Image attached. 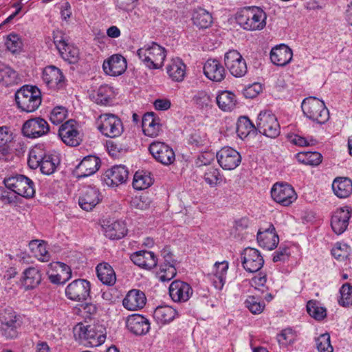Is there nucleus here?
<instances>
[{
  "mask_svg": "<svg viewBox=\"0 0 352 352\" xmlns=\"http://www.w3.org/2000/svg\"><path fill=\"white\" fill-rule=\"evenodd\" d=\"M59 163L57 155L47 154L38 167L43 174L50 175L55 172Z\"/></svg>",
  "mask_w": 352,
  "mask_h": 352,
  "instance_id": "obj_41",
  "label": "nucleus"
},
{
  "mask_svg": "<svg viewBox=\"0 0 352 352\" xmlns=\"http://www.w3.org/2000/svg\"><path fill=\"white\" fill-rule=\"evenodd\" d=\"M127 68L126 60L124 56L116 54L104 60L102 64L104 72L111 76L122 74Z\"/></svg>",
  "mask_w": 352,
  "mask_h": 352,
  "instance_id": "obj_19",
  "label": "nucleus"
},
{
  "mask_svg": "<svg viewBox=\"0 0 352 352\" xmlns=\"http://www.w3.org/2000/svg\"><path fill=\"white\" fill-rule=\"evenodd\" d=\"M128 175V170L124 166L116 165L105 172L102 179L109 186H118L127 180Z\"/></svg>",
  "mask_w": 352,
  "mask_h": 352,
  "instance_id": "obj_21",
  "label": "nucleus"
},
{
  "mask_svg": "<svg viewBox=\"0 0 352 352\" xmlns=\"http://www.w3.org/2000/svg\"><path fill=\"white\" fill-rule=\"evenodd\" d=\"M241 258L243 268L252 273L258 271L264 264L260 252L252 248H245L241 254Z\"/></svg>",
  "mask_w": 352,
  "mask_h": 352,
  "instance_id": "obj_17",
  "label": "nucleus"
},
{
  "mask_svg": "<svg viewBox=\"0 0 352 352\" xmlns=\"http://www.w3.org/2000/svg\"><path fill=\"white\" fill-rule=\"evenodd\" d=\"M292 50L284 44L273 47L270 52V59L277 66L287 65L292 60Z\"/></svg>",
  "mask_w": 352,
  "mask_h": 352,
  "instance_id": "obj_28",
  "label": "nucleus"
},
{
  "mask_svg": "<svg viewBox=\"0 0 352 352\" xmlns=\"http://www.w3.org/2000/svg\"><path fill=\"white\" fill-rule=\"evenodd\" d=\"M224 63L230 74L236 78L242 77L247 73L246 62L237 50H232L226 52Z\"/></svg>",
  "mask_w": 352,
  "mask_h": 352,
  "instance_id": "obj_10",
  "label": "nucleus"
},
{
  "mask_svg": "<svg viewBox=\"0 0 352 352\" xmlns=\"http://www.w3.org/2000/svg\"><path fill=\"white\" fill-rule=\"evenodd\" d=\"M153 184L150 175L142 173H135L133 181V186L136 190H144Z\"/></svg>",
  "mask_w": 352,
  "mask_h": 352,
  "instance_id": "obj_51",
  "label": "nucleus"
},
{
  "mask_svg": "<svg viewBox=\"0 0 352 352\" xmlns=\"http://www.w3.org/2000/svg\"><path fill=\"white\" fill-rule=\"evenodd\" d=\"M262 90L261 85L259 83H254L248 86L243 90V95L245 98H253L256 97Z\"/></svg>",
  "mask_w": 352,
  "mask_h": 352,
  "instance_id": "obj_64",
  "label": "nucleus"
},
{
  "mask_svg": "<svg viewBox=\"0 0 352 352\" xmlns=\"http://www.w3.org/2000/svg\"><path fill=\"white\" fill-rule=\"evenodd\" d=\"M6 45L8 50L12 54L21 52L23 47L22 41L16 34H10L8 36Z\"/></svg>",
  "mask_w": 352,
  "mask_h": 352,
  "instance_id": "obj_53",
  "label": "nucleus"
},
{
  "mask_svg": "<svg viewBox=\"0 0 352 352\" xmlns=\"http://www.w3.org/2000/svg\"><path fill=\"white\" fill-rule=\"evenodd\" d=\"M204 73L210 80L221 82L226 77V70L217 59H208L204 65Z\"/></svg>",
  "mask_w": 352,
  "mask_h": 352,
  "instance_id": "obj_25",
  "label": "nucleus"
},
{
  "mask_svg": "<svg viewBox=\"0 0 352 352\" xmlns=\"http://www.w3.org/2000/svg\"><path fill=\"white\" fill-rule=\"evenodd\" d=\"M204 179L208 185L214 187L221 183L223 176L219 168L208 167L204 173Z\"/></svg>",
  "mask_w": 352,
  "mask_h": 352,
  "instance_id": "obj_47",
  "label": "nucleus"
},
{
  "mask_svg": "<svg viewBox=\"0 0 352 352\" xmlns=\"http://www.w3.org/2000/svg\"><path fill=\"white\" fill-rule=\"evenodd\" d=\"M50 131L47 121L40 117L27 120L23 125L22 133L29 138H36L46 135Z\"/></svg>",
  "mask_w": 352,
  "mask_h": 352,
  "instance_id": "obj_14",
  "label": "nucleus"
},
{
  "mask_svg": "<svg viewBox=\"0 0 352 352\" xmlns=\"http://www.w3.org/2000/svg\"><path fill=\"white\" fill-rule=\"evenodd\" d=\"M246 307L253 314H261L265 307V304L261 302L258 299L254 296H250L245 301Z\"/></svg>",
  "mask_w": 352,
  "mask_h": 352,
  "instance_id": "obj_56",
  "label": "nucleus"
},
{
  "mask_svg": "<svg viewBox=\"0 0 352 352\" xmlns=\"http://www.w3.org/2000/svg\"><path fill=\"white\" fill-rule=\"evenodd\" d=\"M103 228L104 235L112 240L120 239L127 233L126 224L122 221H113L106 225Z\"/></svg>",
  "mask_w": 352,
  "mask_h": 352,
  "instance_id": "obj_34",
  "label": "nucleus"
},
{
  "mask_svg": "<svg viewBox=\"0 0 352 352\" xmlns=\"http://www.w3.org/2000/svg\"><path fill=\"white\" fill-rule=\"evenodd\" d=\"M67 109L63 106H58L52 110L50 120L54 124L58 125L67 118Z\"/></svg>",
  "mask_w": 352,
  "mask_h": 352,
  "instance_id": "obj_55",
  "label": "nucleus"
},
{
  "mask_svg": "<svg viewBox=\"0 0 352 352\" xmlns=\"http://www.w3.org/2000/svg\"><path fill=\"white\" fill-rule=\"evenodd\" d=\"M255 126L247 117H241L236 124V133L241 139L246 138L255 129Z\"/></svg>",
  "mask_w": 352,
  "mask_h": 352,
  "instance_id": "obj_45",
  "label": "nucleus"
},
{
  "mask_svg": "<svg viewBox=\"0 0 352 352\" xmlns=\"http://www.w3.org/2000/svg\"><path fill=\"white\" fill-rule=\"evenodd\" d=\"M228 266V262L226 261L214 263L213 272L210 275V278L217 289L221 290L223 287L226 280Z\"/></svg>",
  "mask_w": 352,
  "mask_h": 352,
  "instance_id": "obj_30",
  "label": "nucleus"
},
{
  "mask_svg": "<svg viewBox=\"0 0 352 352\" xmlns=\"http://www.w3.org/2000/svg\"><path fill=\"white\" fill-rule=\"evenodd\" d=\"M53 38L54 45L58 50L63 49L65 43L68 41L65 34L60 30L54 32Z\"/></svg>",
  "mask_w": 352,
  "mask_h": 352,
  "instance_id": "obj_63",
  "label": "nucleus"
},
{
  "mask_svg": "<svg viewBox=\"0 0 352 352\" xmlns=\"http://www.w3.org/2000/svg\"><path fill=\"white\" fill-rule=\"evenodd\" d=\"M148 150L153 157L162 164L169 165L175 161L174 151L164 142H154L150 144Z\"/></svg>",
  "mask_w": 352,
  "mask_h": 352,
  "instance_id": "obj_16",
  "label": "nucleus"
},
{
  "mask_svg": "<svg viewBox=\"0 0 352 352\" xmlns=\"http://www.w3.org/2000/svg\"><path fill=\"white\" fill-rule=\"evenodd\" d=\"M102 199L98 188L94 186L85 187L78 199L80 208L86 211H90L95 208Z\"/></svg>",
  "mask_w": 352,
  "mask_h": 352,
  "instance_id": "obj_18",
  "label": "nucleus"
},
{
  "mask_svg": "<svg viewBox=\"0 0 352 352\" xmlns=\"http://www.w3.org/2000/svg\"><path fill=\"white\" fill-rule=\"evenodd\" d=\"M130 204L132 208L144 210L149 207L151 201L147 197L136 196L132 198Z\"/></svg>",
  "mask_w": 352,
  "mask_h": 352,
  "instance_id": "obj_59",
  "label": "nucleus"
},
{
  "mask_svg": "<svg viewBox=\"0 0 352 352\" xmlns=\"http://www.w3.org/2000/svg\"><path fill=\"white\" fill-rule=\"evenodd\" d=\"M19 78L16 72L9 66L3 65L0 67V83L8 87L19 82Z\"/></svg>",
  "mask_w": 352,
  "mask_h": 352,
  "instance_id": "obj_40",
  "label": "nucleus"
},
{
  "mask_svg": "<svg viewBox=\"0 0 352 352\" xmlns=\"http://www.w3.org/2000/svg\"><path fill=\"white\" fill-rule=\"evenodd\" d=\"M126 327L133 334L141 336L146 334L149 331L150 323L143 316L135 314L127 318Z\"/></svg>",
  "mask_w": 352,
  "mask_h": 352,
  "instance_id": "obj_27",
  "label": "nucleus"
},
{
  "mask_svg": "<svg viewBox=\"0 0 352 352\" xmlns=\"http://www.w3.org/2000/svg\"><path fill=\"white\" fill-rule=\"evenodd\" d=\"M218 164L224 170L235 169L241 162V156L238 151L231 147H223L216 155Z\"/></svg>",
  "mask_w": 352,
  "mask_h": 352,
  "instance_id": "obj_15",
  "label": "nucleus"
},
{
  "mask_svg": "<svg viewBox=\"0 0 352 352\" xmlns=\"http://www.w3.org/2000/svg\"><path fill=\"white\" fill-rule=\"evenodd\" d=\"M334 194L339 198H346L352 193V181L348 177H337L332 183Z\"/></svg>",
  "mask_w": 352,
  "mask_h": 352,
  "instance_id": "obj_33",
  "label": "nucleus"
},
{
  "mask_svg": "<svg viewBox=\"0 0 352 352\" xmlns=\"http://www.w3.org/2000/svg\"><path fill=\"white\" fill-rule=\"evenodd\" d=\"M349 247L345 243H336L331 250L332 255L338 260H344L349 256Z\"/></svg>",
  "mask_w": 352,
  "mask_h": 352,
  "instance_id": "obj_57",
  "label": "nucleus"
},
{
  "mask_svg": "<svg viewBox=\"0 0 352 352\" xmlns=\"http://www.w3.org/2000/svg\"><path fill=\"white\" fill-rule=\"evenodd\" d=\"M100 166V160L95 155H87L76 168L78 177H86L94 174Z\"/></svg>",
  "mask_w": 352,
  "mask_h": 352,
  "instance_id": "obj_23",
  "label": "nucleus"
},
{
  "mask_svg": "<svg viewBox=\"0 0 352 352\" xmlns=\"http://www.w3.org/2000/svg\"><path fill=\"white\" fill-rule=\"evenodd\" d=\"M316 346L318 352H333L329 333H323L316 338Z\"/></svg>",
  "mask_w": 352,
  "mask_h": 352,
  "instance_id": "obj_54",
  "label": "nucleus"
},
{
  "mask_svg": "<svg viewBox=\"0 0 352 352\" xmlns=\"http://www.w3.org/2000/svg\"><path fill=\"white\" fill-rule=\"evenodd\" d=\"M338 304L344 307L352 305V285L346 283L342 285L339 291Z\"/></svg>",
  "mask_w": 352,
  "mask_h": 352,
  "instance_id": "obj_48",
  "label": "nucleus"
},
{
  "mask_svg": "<svg viewBox=\"0 0 352 352\" xmlns=\"http://www.w3.org/2000/svg\"><path fill=\"white\" fill-rule=\"evenodd\" d=\"M301 107L304 115L318 124H324L329 119V112L324 102L315 97L304 99Z\"/></svg>",
  "mask_w": 352,
  "mask_h": 352,
  "instance_id": "obj_3",
  "label": "nucleus"
},
{
  "mask_svg": "<svg viewBox=\"0 0 352 352\" xmlns=\"http://www.w3.org/2000/svg\"><path fill=\"white\" fill-rule=\"evenodd\" d=\"M97 277L107 286H113L116 282V275L113 267L108 263H99L96 268Z\"/></svg>",
  "mask_w": 352,
  "mask_h": 352,
  "instance_id": "obj_32",
  "label": "nucleus"
},
{
  "mask_svg": "<svg viewBox=\"0 0 352 352\" xmlns=\"http://www.w3.org/2000/svg\"><path fill=\"white\" fill-rule=\"evenodd\" d=\"M7 188L14 193L25 197L31 198L34 195V184L32 179L23 175H16L4 179Z\"/></svg>",
  "mask_w": 352,
  "mask_h": 352,
  "instance_id": "obj_6",
  "label": "nucleus"
},
{
  "mask_svg": "<svg viewBox=\"0 0 352 352\" xmlns=\"http://www.w3.org/2000/svg\"><path fill=\"white\" fill-rule=\"evenodd\" d=\"M146 298L145 294L137 289H132L128 292L123 299L122 305L128 310L135 311L144 307Z\"/></svg>",
  "mask_w": 352,
  "mask_h": 352,
  "instance_id": "obj_29",
  "label": "nucleus"
},
{
  "mask_svg": "<svg viewBox=\"0 0 352 352\" xmlns=\"http://www.w3.org/2000/svg\"><path fill=\"white\" fill-rule=\"evenodd\" d=\"M170 257L168 253L166 254V252H164L165 263L161 265L158 272L159 279L162 282L169 281L176 276L175 263L170 262Z\"/></svg>",
  "mask_w": 352,
  "mask_h": 352,
  "instance_id": "obj_38",
  "label": "nucleus"
},
{
  "mask_svg": "<svg viewBox=\"0 0 352 352\" xmlns=\"http://www.w3.org/2000/svg\"><path fill=\"white\" fill-rule=\"evenodd\" d=\"M98 129L106 137L115 138L119 137L124 128L122 120L111 113L102 114L98 117Z\"/></svg>",
  "mask_w": 352,
  "mask_h": 352,
  "instance_id": "obj_7",
  "label": "nucleus"
},
{
  "mask_svg": "<svg viewBox=\"0 0 352 352\" xmlns=\"http://www.w3.org/2000/svg\"><path fill=\"white\" fill-rule=\"evenodd\" d=\"M58 51L60 56L69 63H75L78 60V49L68 41L65 43L63 49Z\"/></svg>",
  "mask_w": 352,
  "mask_h": 352,
  "instance_id": "obj_44",
  "label": "nucleus"
},
{
  "mask_svg": "<svg viewBox=\"0 0 352 352\" xmlns=\"http://www.w3.org/2000/svg\"><path fill=\"white\" fill-rule=\"evenodd\" d=\"M32 250H34L35 256L42 262L50 261V254L47 250L46 244L38 240L32 241L30 243Z\"/></svg>",
  "mask_w": 352,
  "mask_h": 352,
  "instance_id": "obj_46",
  "label": "nucleus"
},
{
  "mask_svg": "<svg viewBox=\"0 0 352 352\" xmlns=\"http://www.w3.org/2000/svg\"><path fill=\"white\" fill-rule=\"evenodd\" d=\"M307 311L311 317L318 320H322L327 315L326 309L320 306L316 301L309 300L307 305Z\"/></svg>",
  "mask_w": 352,
  "mask_h": 352,
  "instance_id": "obj_52",
  "label": "nucleus"
},
{
  "mask_svg": "<svg viewBox=\"0 0 352 352\" xmlns=\"http://www.w3.org/2000/svg\"><path fill=\"white\" fill-rule=\"evenodd\" d=\"M277 339L280 344L287 345L294 341L295 334L292 329H285L278 335Z\"/></svg>",
  "mask_w": 352,
  "mask_h": 352,
  "instance_id": "obj_58",
  "label": "nucleus"
},
{
  "mask_svg": "<svg viewBox=\"0 0 352 352\" xmlns=\"http://www.w3.org/2000/svg\"><path fill=\"white\" fill-rule=\"evenodd\" d=\"M289 141L294 145L300 146H306L314 144V140L311 139L309 142L305 138L296 134H292L288 136Z\"/></svg>",
  "mask_w": 352,
  "mask_h": 352,
  "instance_id": "obj_62",
  "label": "nucleus"
},
{
  "mask_svg": "<svg viewBox=\"0 0 352 352\" xmlns=\"http://www.w3.org/2000/svg\"><path fill=\"white\" fill-rule=\"evenodd\" d=\"M257 241L263 248L272 250L276 248L279 239L275 232V228L272 224L269 226L264 231L259 230L257 233Z\"/></svg>",
  "mask_w": 352,
  "mask_h": 352,
  "instance_id": "obj_26",
  "label": "nucleus"
},
{
  "mask_svg": "<svg viewBox=\"0 0 352 352\" xmlns=\"http://www.w3.org/2000/svg\"><path fill=\"white\" fill-rule=\"evenodd\" d=\"M91 284L86 279H76L70 283L65 288L66 297L74 302H82L90 296Z\"/></svg>",
  "mask_w": 352,
  "mask_h": 352,
  "instance_id": "obj_9",
  "label": "nucleus"
},
{
  "mask_svg": "<svg viewBox=\"0 0 352 352\" xmlns=\"http://www.w3.org/2000/svg\"><path fill=\"white\" fill-rule=\"evenodd\" d=\"M219 107L224 111H230L236 106L235 95L230 91H223L217 96Z\"/></svg>",
  "mask_w": 352,
  "mask_h": 352,
  "instance_id": "obj_39",
  "label": "nucleus"
},
{
  "mask_svg": "<svg viewBox=\"0 0 352 352\" xmlns=\"http://www.w3.org/2000/svg\"><path fill=\"white\" fill-rule=\"evenodd\" d=\"M206 142V135L199 131H195L191 133L188 139L189 144L196 146L205 145Z\"/></svg>",
  "mask_w": 352,
  "mask_h": 352,
  "instance_id": "obj_61",
  "label": "nucleus"
},
{
  "mask_svg": "<svg viewBox=\"0 0 352 352\" xmlns=\"http://www.w3.org/2000/svg\"><path fill=\"white\" fill-rule=\"evenodd\" d=\"M256 124L258 131L268 138H275L280 133L278 120L270 111H261L258 116Z\"/></svg>",
  "mask_w": 352,
  "mask_h": 352,
  "instance_id": "obj_8",
  "label": "nucleus"
},
{
  "mask_svg": "<svg viewBox=\"0 0 352 352\" xmlns=\"http://www.w3.org/2000/svg\"><path fill=\"white\" fill-rule=\"evenodd\" d=\"M42 79L50 89L54 90L65 89L67 85L63 72L54 65H49L43 69Z\"/></svg>",
  "mask_w": 352,
  "mask_h": 352,
  "instance_id": "obj_11",
  "label": "nucleus"
},
{
  "mask_svg": "<svg viewBox=\"0 0 352 352\" xmlns=\"http://www.w3.org/2000/svg\"><path fill=\"white\" fill-rule=\"evenodd\" d=\"M115 97L113 88L107 85H101L93 95L94 101L98 104L109 105Z\"/></svg>",
  "mask_w": 352,
  "mask_h": 352,
  "instance_id": "obj_36",
  "label": "nucleus"
},
{
  "mask_svg": "<svg viewBox=\"0 0 352 352\" xmlns=\"http://www.w3.org/2000/svg\"><path fill=\"white\" fill-rule=\"evenodd\" d=\"M58 135L65 144L70 146H77L82 141L74 120H69L62 124L58 129Z\"/></svg>",
  "mask_w": 352,
  "mask_h": 352,
  "instance_id": "obj_13",
  "label": "nucleus"
},
{
  "mask_svg": "<svg viewBox=\"0 0 352 352\" xmlns=\"http://www.w3.org/2000/svg\"><path fill=\"white\" fill-rule=\"evenodd\" d=\"M195 102L201 109H208L212 106V99L204 92L199 93L194 98Z\"/></svg>",
  "mask_w": 352,
  "mask_h": 352,
  "instance_id": "obj_60",
  "label": "nucleus"
},
{
  "mask_svg": "<svg viewBox=\"0 0 352 352\" xmlns=\"http://www.w3.org/2000/svg\"><path fill=\"white\" fill-rule=\"evenodd\" d=\"M15 100L21 111L34 112L41 104V93L36 86L24 85L15 93Z\"/></svg>",
  "mask_w": 352,
  "mask_h": 352,
  "instance_id": "obj_2",
  "label": "nucleus"
},
{
  "mask_svg": "<svg viewBox=\"0 0 352 352\" xmlns=\"http://www.w3.org/2000/svg\"><path fill=\"white\" fill-rule=\"evenodd\" d=\"M272 199L284 206L292 204L297 199V195L293 187L288 184L276 183L272 190Z\"/></svg>",
  "mask_w": 352,
  "mask_h": 352,
  "instance_id": "obj_12",
  "label": "nucleus"
},
{
  "mask_svg": "<svg viewBox=\"0 0 352 352\" xmlns=\"http://www.w3.org/2000/svg\"><path fill=\"white\" fill-rule=\"evenodd\" d=\"M351 218V209L348 206L338 208L333 214L331 226L337 234H342L349 226Z\"/></svg>",
  "mask_w": 352,
  "mask_h": 352,
  "instance_id": "obj_20",
  "label": "nucleus"
},
{
  "mask_svg": "<svg viewBox=\"0 0 352 352\" xmlns=\"http://www.w3.org/2000/svg\"><path fill=\"white\" fill-rule=\"evenodd\" d=\"M176 316V309L172 306H158L154 311L153 317L160 324H166L172 322Z\"/></svg>",
  "mask_w": 352,
  "mask_h": 352,
  "instance_id": "obj_35",
  "label": "nucleus"
},
{
  "mask_svg": "<svg viewBox=\"0 0 352 352\" xmlns=\"http://www.w3.org/2000/svg\"><path fill=\"white\" fill-rule=\"evenodd\" d=\"M130 258L137 266L148 270L153 269L157 264L155 254L151 251H137L131 254Z\"/></svg>",
  "mask_w": 352,
  "mask_h": 352,
  "instance_id": "obj_24",
  "label": "nucleus"
},
{
  "mask_svg": "<svg viewBox=\"0 0 352 352\" xmlns=\"http://www.w3.org/2000/svg\"><path fill=\"white\" fill-rule=\"evenodd\" d=\"M0 333L6 339H15L21 327L19 316L10 307L0 311Z\"/></svg>",
  "mask_w": 352,
  "mask_h": 352,
  "instance_id": "obj_5",
  "label": "nucleus"
},
{
  "mask_svg": "<svg viewBox=\"0 0 352 352\" xmlns=\"http://www.w3.org/2000/svg\"><path fill=\"white\" fill-rule=\"evenodd\" d=\"M41 273L36 267L25 269L21 278V284L25 290L36 288L41 283Z\"/></svg>",
  "mask_w": 352,
  "mask_h": 352,
  "instance_id": "obj_31",
  "label": "nucleus"
},
{
  "mask_svg": "<svg viewBox=\"0 0 352 352\" xmlns=\"http://www.w3.org/2000/svg\"><path fill=\"white\" fill-rule=\"evenodd\" d=\"M13 140V133L6 126L0 127V153L2 156L9 153L8 144Z\"/></svg>",
  "mask_w": 352,
  "mask_h": 352,
  "instance_id": "obj_43",
  "label": "nucleus"
},
{
  "mask_svg": "<svg viewBox=\"0 0 352 352\" xmlns=\"http://www.w3.org/2000/svg\"><path fill=\"white\" fill-rule=\"evenodd\" d=\"M192 294V288L188 283L177 280V302L188 301Z\"/></svg>",
  "mask_w": 352,
  "mask_h": 352,
  "instance_id": "obj_50",
  "label": "nucleus"
},
{
  "mask_svg": "<svg viewBox=\"0 0 352 352\" xmlns=\"http://www.w3.org/2000/svg\"><path fill=\"white\" fill-rule=\"evenodd\" d=\"M192 19L194 25L200 29H206L213 23L212 14L201 8H198L193 12Z\"/></svg>",
  "mask_w": 352,
  "mask_h": 352,
  "instance_id": "obj_37",
  "label": "nucleus"
},
{
  "mask_svg": "<svg viewBox=\"0 0 352 352\" xmlns=\"http://www.w3.org/2000/svg\"><path fill=\"white\" fill-rule=\"evenodd\" d=\"M137 55L145 66L151 69L162 67L166 57L165 49L155 43L140 48Z\"/></svg>",
  "mask_w": 352,
  "mask_h": 352,
  "instance_id": "obj_4",
  "label": "nucleus"
},
{
  "mask_svg": "<svg viewBox=\"0 0 352 352\" xmlns=\"http://www.w3.org/2000/svg\"><path fill=\"white\" fill-rule=\"evenodd\" d=\"M266 14L258 7H245L235 16L236 23L244 30L255 31L263 30L266 25Z\"/></svg>",
  "mask_w": 352,
  "mask_h": 352,
  "instance_id": "obj_1",
  "label": "nucleus"
},
{
  "mask_svg": "<svg viewBox=\"0 0 352 352\" xmlns=\"http://www.w3.org/2000/svg\"><path fill=\"white\" fill-rule=\"evenodd\" d=\"M142 131L145 135L154 138L162 131L160 119L154 112L145 113L142 119Z\"/></svg>",
  "mask_w": 352,
  "mask_h": 352,
  "instance_id": "obj_22",
  "label": "nucleus"
},
{
  "mask_svg": "<svg viewBox=\"0 0 352 352\" xmlns=\"http://www.w3.org/2000/svg\"><path fill=\"white\" fill-rule=\"evenodd\" d=\"M296 157L299 162L311 166L319 165L322 159V155L316 151L300 152L296 154Z\"/></svg>",
  "mask_w": 352,
  "mask_h": 352,
  "instance_id": "obj_42",
  "label": "nucleus"
},
{
  "mask_svg": "<svg viewBox=\"0 0 352 352\" xmlns=\"http://www.w3.org/2000/svg\"><path fill=\"white\" fill-rule=\"evenodd\" d=\"M47 154L40 148L34 147L30 150L28 163L32 169L37 168Z\"/></svg>",
  "mask_w": 352,
  "mask_h": 352,
  "instance_id": "obj_49",
  "label": "nucleus"
}]
</instances>
